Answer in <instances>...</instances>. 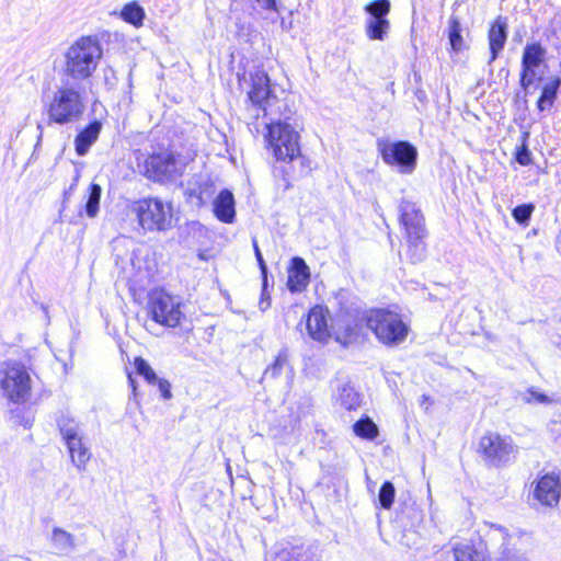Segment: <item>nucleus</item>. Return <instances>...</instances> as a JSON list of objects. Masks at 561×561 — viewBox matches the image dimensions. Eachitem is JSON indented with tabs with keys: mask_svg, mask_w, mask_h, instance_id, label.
I'll use <instances>...</instances> for the list:
<instances>
[{
	"mask_svg": "<svg viewBox=\"0 0 561 561\" xmlns=\"http://www.w3.org/2000/svg\"><path fill=\"white\" fill-rule=\"evenodd\" d=\"M299 134L287 123L268 125L267 140L277 161L293 163L275 168L274 175L284 181V190L291 187L289 179L304 178L311 171L310 160L300 152Z\"/></svg>",
	"mask_w": 561,
	"mask_h": 561,
	"instance_id": "nucleus-1",
	"label": "nucleus"
},
{
	"mask_svg": "<svg viewBox=\"0 0 561 561\" xmlns=\"http://www.w3.org/2000/svg\"><path fill=\"white\" fill-rule=\"evenodd\" d=\"M102 47L98 39L83 36L76 41L64 54L60 81L75 85L89 82L102 58Z\"/></svg>",
	"mask_w": 561,
	"mask_h": 561,
	"instance_id": "nucleus-2",
	"label": "nucleus"
},
{
	"mask_svg": "<svg viewBox=\"0 0 561 561\" xmlns=\"http://www.w3.org/2000/svg\"><path fill=\"white\" fill-rule=\"evenodd\" d=\"M50 95L43 99L48 124L67 125L80 121L85 112V88L60 81Z\"/></svg>",
	"mask_w": 561,
	"mask_h": 561,
	"instance_id": "nucleus-3",
	"label": "nucleus"
},
{
	"mask_svg": "<svg viewBox=\"0 0 561 561\" xmlns=\"http://www.w3.org/2000/svg\"><path fill=\"white\" fill-rule=\"evenodd\" d=\"M400 222L408 237V255L412 263L421 262L425 255L423 239L426 236L425 219L420 207L409 201L402 199L399 206Z\"/></svg>",
	"mask_w": 561,
	"mask_h": 561,
	"instance_id": "nucleus-4",
	"label": "nucleus"
},
{
	"mask_svg": "<svg viewBox=\"0 0 561 561\" xmlns=\"http://www.w3.org/2000/svg\"><path fill=\"white\" fill-rule=\"evenodd\" d=\"M367 327L377 339L389 346L402 343L409 333V327L400 314L386 309H377L367 318Z\"/></svg>",
	"mask_w": 561,
	"mask_h": 561,
	"instance_id": "nucleus-5",
	"label": "nucleus"
},
{
	"mask_svg": "<svg viewBox=\"0 0 561 561\" xmlns=\"http://www.w3.org/2000/svg\"><path fill=\"white\" fill-rule=\"evenodd\" d=\"M131 210L145 231H165L171 228L172 208L159 198L139 199L133 204Z\"/></svg>",
	"mask_w": 561,
	"mask_h": 561,
	"instance_id": "nucleus-6",
	"label": "nucleus"
},
{
	"mask_svg": "<svg viewBox=\"0 0 561 561\" xmlns=\"http://www.w3.org/2000/svg\"><path fill=\"white\" fill-rule=\"evenodd\" d=\"M377 150L383 162L397 169L401 174L414 172L417 163V149L405 140L391 141L387 139L377 140Z\"/></svg>",
	"mask_w": 561,
	"mask_h": 561,
	"instance_id": "nucleus-7",
	"label": "nucleus"
},
{
	"mask_svg": "<svg viewBox=\"0 0 561 561\" xmlns=\"http://www.w3.org/2000/svg\"><path fill=\"white\" fill-rule=\"evenodd\" d=\"M0 386L10 401L23 403L30 397L31 377L23 365L5 363L0 369Z\"/></svg>",
	"mask_w": 561,
	"mask_h": 561,
	"instance_id": "nucleus-8",
	"label": "nucleus"
},
{
	"mask_svg": "<svg viewBox=\"0 0 561 561\" xmlns=\"http://www.w3.org/2000/svg\"><path fill=\"white\" fill-rule=\"evenodd\" d=\"M180 298L173 297L164 290H153L149 295V312L154 322L175 328L181 324L184 313L181 310Z\"/></svg>",
	"mask_w": 561,
	"mask_h": 561,
	"instance_id": "nucleus-9",
	"label": "nucleus"
},
{
	"mask_svg": "<svg viewBox=\"0 0 561 561\" xmlns=\"http://www.w3.org/2000/svg\"><path fill=\"white\" fill-rule=\"evenodd\" d=\"M183 167L172 151L152 153L144 163V174L147 179L162 184L174 182L182 175Z\"/></svg>",
	"mask_w": 561,
	"mask_h": 561,
	"instance_id": "nucleus-10",
	"label": "nucleus"
},
{
	"mask_svg": "<svg viewBox=\"0 0 561 561\" xmlns=\"http://www.w3.org/2000/svg\"><path fill=\"white\" fill-rule=\"evenodd\" d=\"M478 451L489 466L501 467L515 457L517 447L510 436L489 432L481 437Z\"/></svg>",
	"mask_w": 561,
	"mask_h": 561,
	"instance_id": "nucleus-11",
	"label": "nucleus"
},
{
	"mask_svg": "<svg viewBox=\"0 0 561 561\" xmlns=\"http://www.w3.org/2000/svg\"><path fill=\"white\" fill-rule=\"evenodd\" d=\"M250 90L248 98L253 105H257L265 111V104L273 96L271 80L268 75L260 68L249 72Z\"/></svg>",
	"mask_w": 561,
	"mask_h": 561,
	"instance_id": "nucleus-12",
	"label": "nucleus"
},
{
	"mask_svg": "<svg viewBox=\"0 0 561 561\" xmlns=\"http://www.w3.org/2000/svg\"><path fill=\"white\" fill-rule=\"evenodd\" d=\"M535 499L546 506H553L560 500V479L554 473L542 476L534 491Z\"/></svg>",
	"mask_w": 561,
	"mask_h": 561,
	"instance_id": "nucleus-13",
	"label": "nucleus"
},
{
	"mask_svg": "<svg viewBox=\"0 0 561 561\" xmlns=\"http://www.w3.org/2000/svg\"><path fill=\"white\" fill-rule=\"evenodd\" d=\"M306 329L314 341L325 343L331 337L325 311L321 307L312 308L307 314Z\"/></svg>",
	"mask_w": 561,
	"mask_h": 561,
	"instance_id": "nucleus-14",
	"label": "nucleus"
},
{
	"mask_svg": "<svg viewBox=\"0 0 561 561\" xmlns=\"http://www.w3.org/2000/svg\"><path fill=\"white\" fill-rule=\"evenodd\" d=\"M310 282V271L305 260L299 256L291 259L288 268L287 287L291 293L302 291Z\"/></svg>",
	"mask_w": 561,
	"mask_h": 561,
	"instance_id": "nucleus-15",
	"label": "nucleus"
},
{
	"mask_svg": "<svg viewBox=\"0 0 561 561\" xmlns=\"http://www.w3.org/2000/svg\"><path fill=\"white\" fill-rule=\"evenodd\" d=\"M490 59L492 64L500 55L507 41V23L500 16L491 25L488 34Z\"/></svg>",
	"mask_w": 561,
	"mask_h": 561,
	"instance_id": "nucleus-16",
	"label": "nucleus"
},
{
	"mask_svg": "<svg viewBox=\"0 0 561 561\" xmlns=\"http://www.w3.org/2000/svg\"><path fill=\"white\" fill-rule=\"evenodd\" d=\"M101 130L102 123L94 119L78 133L75 138V148L78 156L82 157L88 153L91 146L98 140Z\"/></svg>",
	"mask_w": 561,
	"mask_h": 561,
	"instance_id": "nucleus-17",
	"label": "nucleus"
},
{
	"mask_svg": "<svg viewBox=\"0 0 561 561\" xmlns=\"http://www.w3.org/2000/svg\"><path fill=\"white\" fill-rule=\"evenodd\" d=\"M234 197L229 190H222L214 201V214L220 221L232 224L236 218Z\"/></svg>",
	"mask_w": 561,
	"mask_h": 561,
	"instance_id": "nucleus-18",
	"label": "nucleus"
},
{
	"mask_svg": "<svg viewBox=\"0 0 561 561\" xmlns=\"http://www.w3.org/2000/svg\"><path fill=\"white\" fill-rule=\"evenodd\" d=\"M561 87V78L556 76L548 79L542 85L541 93L537 100V108L540 112L549 111L553 107Z\"/></svg>",
	"mask_w": 561,
	"mask_h": 561,
	"instance_id": "nucleus-19",
	"label": "nucleus"
},
{
	"mask_svg": "<svg viewBox=\"0 0 561 561\" xmlns=\"http://www.w3.org/2000/svg\"><path fill=\"white\" fill-rule=\"evenodd\" d=\"M71 457L72 463L79 470H84L87 462L90 460L92 454L83 443V436H80L66 444Z\"/></svg>",
	"mask_w": 561,
	"mask_h": 561,
	"instance_id": "nucleus-20",
	"label": "nucleus"
},
{
	"mask_svg": "<svg viewBox=\"0 0 561 561\" xmlns=\"http://www.w3.org/2000/svg\"><path fill=\"white\" fill-rule=\"evenodd\" d=\"M546 50L539 43L527 44L523 51L522 68H538L545 60Z\"/></svg>",
	"mask_w": 561,
	"mask_h": 561,
	"instance_id": "nucleus-21",
	"label": "nucleus"
},
{
	"mask_svg": "<svg viewBox=\"0 0 561 561\" xmlns=\"http://www.w3.org/2000/svg\"><path fill=\"white\" fill-rule=\"evenodd\" d=\"M51 545L58 554H68L75 547L73 537L71 534L64 529L54 528L51 535Z\"/></svg>",
	"mask_w": 561,
	"mask_h": 561,
	"instance_id": "nucleus-22",
	"label": "nucleus"
},
{
	"mask_svg": "<svg viewBox=\"0 0 561 561\" xmlns=\"http://www.w3.org/2000/svg\"><path fill=\"white\" fill-rule=\"evenodd\" d=\"M461 33L462 28L459 19L451 15L448 21V39L450 47L455 53H460L466 48V43Z\"/></svg>",
	"mask_w": 561,
	"mask_h": 561,
	"instance_id": "nucleus-23",
	"label": "nucleus"
},
{
	"mask_svg": "<svg viewBox=\"0 0 561 561\" xmlns=\"http://www.w3.org/2000/svg\"><path fill=\"white\" fill-rule=\"evenodd\" d=\"M58 428L66 444L82 436L79 423L69 415H61L59 417Z\"/></svg>",
	"mask_w": 561,
	"mask_h": 561,
	"instance_id": "nucleus-24",
	"label": "nucleus"
},
{
	"mask_svg": "<svg viewBox=\"0 0 561 561\" xmlns=\"http://www.w3.org/2000/svg\"><path fill=\"white\" fill-rule=\"evenodd\" d=\"M390 22L388 19L368 18L366 21V34L370 39L382 41L388 34Z\"/></svg>",
	"mask_w": 561,
	"mask_h": 561,
	"instance_id": "nucleus-25",
	"label": "nucleus"
},
{
	"mask_svg": "<svg viewBox=\"0 0 561 561\" xmlns=\"http://www.w3.org/2000/svg\"><path fill=\"white\" fill-rule=\"evenodd\" d=\"M102 187L96 183H91L88 187L84 211L88 217L94 218L99 214Z\"/></svg>",
	"mask_w": 561,
	"mask_h": 561,
	"instance_id": "nucleus-26",
	"label": "nucleus"
},
{
	"mask_svg": "<svg viewBox=\"0 0 561 561\" xmlns=\"http://www.w3.org/2000/svg\"><path fill=\"white\" fill-rule=\"evenodd\" d=\"M121 16L125 22L139 27L142 25L145 11L136 1H133L123 8Z\"/></svg>",
	"mask_w": 561,
	"mask_h": 561,
	"instance_id": "nucleus-27",
	"label": "nucleus"
},
{
	"mask_svg": "<svg viewBox=\"0 0 561 561\" xmlns=\"http://www.w3.org/2000/svg\"><path fill=\"white\" fill-rule=\"evenodd\" d=\"M455 561H484V556L470 543H460L454 548Z\"/></svg>",
	"mask_w": 561,
	"mask_h": 561,
	"instance_id": "nucleus-28",
	"label": "nucleus"
},
{
	"mask_svg": "<svg viewBox=\"0 0 561 561\" xmlns=\"http://www.w3.org/2000/svg\"><path fill=\"white\" fill-rule=\"evenodd\" d=\"M354 433L365 439H374L378 435L376 424L368 417H362L353 425Z\"/></svg>",
	"mask_w": 561,
	"mask_h": 561,
	"instance_id": "nucleus-29",
	"label": "nucleus"
},
{
	"mask_svg": "<svg viewBox=\"0 0 561 561\" xmlns=\"http://www.w3.org/2000/svg\"><path fill=\"white\" fill-rule=\"evenodd\" d=\"M339 401L346 410L356 409L359 405V396L355 389L345 385L339 390Z\"/></svg>",
	"mask_w": 561,
	"mask_h": 561,
	"instance_id": "nucleus-30",
	"label": "nucleus"
},
{
	"mask_svg": "<svg viewBox=\"0 0 561 561\" xmlns=\"http://www.w3.org/2000/svg\"><path fill=\"white\" fill-rule=\"evenodd\" d=\"M390 8L389 0H375L365 5V11L369 14V18L382 20L387 19Z\"/></svg>",
	"mask_w": 561,
	"mask_h": 561,
	"instance_id": "nucleus-31",
	"label": "nucleus"
},
{
	"mask_svg": "<svg viewBox=\"0 0 561 561\" xmlns=\"http://www.w3.org/2000/svg\"><path fill=\"white\" fill-rule=\"evenodd\" d=\"M396 496V489L392 482L385 481L378 493V502L381 508L390 510Z\"/></svg>",
	"mask_w": 561,
	"mask_h": 561,
	"instance_id": "nucleus-32",
	"label": "nucleus"
},
{
	"mask_svg": "<svg viewBox=\"0 0 561 561\" xmlns=\"http://www.w3.org/2000/svg\"><path fill=\"white\" fill-rule=\"evenodd\" d=\"M288 366V356L286 351H280L275 358L273 365L268 366L263 375V378H276L280 375L282 370Z\"/></svg>",
	"mask_w": 561,
	"mask_h": 561,
	"instance_id": "nucleus-33",
	"label": "nucleus"
},
{
	"mask_svg": "<svg viewBox=\"0 0 561 561\" xmlns=\"http://www.w3.org/2000/svg\"><path fill=\"white\" fill-rule=\"evenodd\" d=\"M534 210H535L534 204H531V203L522 204V205L516 206L512 210V216L517 224L526 227L529 224V220L531 218Z\"/></svg>",
	"mask_w": 561,
	"mask_h": 561,
	"instance_id": "nucleus-34",
	"label": "nucleus"
},
{
	"mask_svg": "<svg viewBox=\"0 0 561 561\" xmlns=\"http://www.w3.org/2000/svg\"><path fill=\"white\" fill-rule=\"evenodd\" d=\"M293 556L294 547L288 548L287 545L278 543L267 554L266 561H293Z\"/></svg>",
	"mask_w": 561,
	"mask_h": 561,
	"instance_id": "nucleus-35",
	"label": "nucleus"
},
{
	"mask_svg": "<svg viewBox=\"0 0 561 561\" xmlns=\"http://www.w3.org/2000/svg\"><path fill=\"white\" fill-rule=\"evenodd\" d=\"M134 364L138 375L142 376L148 383L156 385L158 376L146 359L137 357Z\"/></svg>",
	"mask_w": 561,
	"mask_h": 561,
	"instance_id": "nucleus-36",
	"label": "nucleus"
},
{
	"mask_svg": "<svg viewBox=\"0 0 561 561\" xmlns=\"http://www.w3.org/2000/svg\"><path fill=\"white\" fill-rule=\"evenodd\" d=\"M520 399L525 403L537 402L540 404H550L552 402V399H550L547 394L537 391L534 387H530L525 392L520 393Z\"/></svg>",
	"mask_w": 561,
	"mask_h": 561,
	"instance_id": "nucleus-37",
	"label": "nucleus"
},
{
	"mask_svg": "<svg viewBox=\"0 0 561 561\" xmlns=\"http://www.w3.org/2000/svg\"><path fill=\"white\" fill-rule=\"evenodd\" d=\"M535 80H536V69L522 68L519 83L526 92L528 91L530 85L535 82Z\"/></svg>",
	"mask_w": 561,
	"mask_h": 561,
	"instance_id": "nucleus-38",
	"label": "nucleus"
},
{
	"mask_svg": "<svg viewBox=\"0 0 561 561\" xmlns=\"http://www.w3.org/2000/svg\"><path fill=\"white\" fill-rule=\"evenodd\" d=\"M293 561H314V554L309 547H294Z\"/></svg>",
	"mask_w": 561,
	"mask_h": 561,
	"instance_id": "nucleus-39",
	"label": "nucleus"
},
{
	"mask_svg": "<svg viewBox=\"0 0 561 561\" xmlns=\"http://www.w3.org/2000/svg\"><path fill=\"white\" fill-rule=\"evenodd\" d=\"M252 244H253V250H254L255 259L257 261L259 267H260L262 276H263V280H264L263 286H265L266 274H267V266H266V263H265V261L263 259L262 252H261V250L259 248L257 241L255 239H253Z\"/></svg>",
	"mask_w": 561,
	"mask_h": 561,
	"instance_id": "nucleus-40",
	"label": "nucleus"
},
{
	"mask_svg": "<svg viewBox=\"0 0 561 561\" xmlns=\"http://www.w3.org/2000/svg\"><path fill=\"white\" fill-rule=\"evenodd\" d=\"M205 191L201 188H187L186 194L192 203H194L196 206L201 207L206 203V199L204 197Z\"/></svg>",
	"mask_w": 561,
	"mask_h": 561,
	"instance_id": "nucleus-41",
	"label": "nucleus"
},
{
	"mask_svg": "<svg viewBox=\"0 0 561 561\" xmlns=\"http://www.w3.org/2000/svg\"><path fill=\"white\" fill-rule=\"evenodd\" d=\"M515 159L520 165H528L531 162L530 151L526 146H522L515 153Z\"/></svg>",
	"mask_w": 561,
	"mask_h": 561,
	"instance_id": "nucleus-42",
	"label": "nucleus"
},
{
	"mask_svg": "<svg viewBox=\"0 0 561 561\" xmlns=\"http://www.w3.org/2000/svg\"><path fill=\"white\" fill-rule=\"evenodd\" d=\"M156 383L158 385L161 397L164 400H169L172 398L171 383L167 379L158 378V380H156Z\"/></svg>",
	"mask_w": 561,
	"mask_h": 561,
	"instance_id": "nucleus-43",
	"label": "nucleus"
},
{
	"mask_svg": "<svg viewBox=\"0 0 561 561\" xmlns=\"http://www.w3.org/2000/svg\"><path fill=\"white\" fill-rule=\"evenodd\" d=\"M256 2L265 10L276 11V0H256Z\"/></svg>",
	"mask_w": 561,
	"mask_h": 561,
	"instance_id": "nucleus-44",
	"label": "nucleus"
},
{
	"mask_svg": "<svg viewBox=\"0 0 561 561\" xmlns=\"http://www.w3.org/2000/svg\"><path fill=\"white\" fill-rule=\"evenodd\" d=\"M496 561H527V559L520 554L507 553L499 558Z\"/></svg>",
	"mask_w": 561,
	"mask_h": 561,
	"instance_id": "nucleus-45",
	"label": "nucleus"
},
{
	"mask_svg": "<svg viewBox=\"0 0 561 561\" xmlns=\"http://www.w3.org/2000/svg\"><path fill=\"white\" fill-rule=\"evenodd\" d=\"M111 78H114V70L111 67H108L104 69V79L107 84L114 85L115 82L111 81Z\"/></svg>",
	"mask_w": 561,
	"mask_h": 561,
	"instance_id": "nucleus-46",
	"label": "nucleus"
},
{
	"mask_svg": "<svg viewBox=\"0 0 561 561\" xmlns=\"http://www.w3.org/2000/svg\"><path fill=\"white\" fill-rule=\"evenodd\" d=\"M271 306L270 297H265L264 293L262 294L261 300L259 302V307L262 311H265Z\"/></svg>",
	"mask_w": 561,
	"mask_h": 561,
	"instance_id": "nucleus-47",
	"label": "nucleus"
},
{
	"mask_svg": "<svg viewBox=\"0 0 561 561\" xmlns=\"http://www.w3.org/2000/svg\"><path fill=\"white\" fill-rule=\"evenodd\" d=\"M128 381L131 387L133 397H134V399H136L137 398V385H136V380L133 378L131 374H128Z\"/></svg>",
	"mask_w": 561,
	"mask_h": 561,
	"instance_id": "nucleus-48",
	"label": "nucleus"
},
{
	"mask_svg": "<svg viewBox=\"0 0 561 561\" xmlns=\"http://www.w3.org/2000/svg\"><path fill=\"white\" fill-rule=\"evenodd\" d=\"M37 129H39V136H38V140L42 139V134H43V129H42V125H37Z\"/></svg>",
	"mask_w": 561,
	"mask_h": 561,
	"instance_id": "nucleus-49",
	"label": "nucleus"
},
{
	"mask_svg": "<svg viewBox=\"0 0 561 561\" xmlns=\"http://www.w3.org/2000/svg\"><path fill=\"white\" fill-rule=\"evenodd\" d=\"M317 434L318 435H321V437H324L325 436V433L323 431H317Z\"/></svg>",
	"mask_w": 561,
	"mask_h": 561,
	"instance_id": "nucleus-50",
	"label": "nucleus"
}]
</instances>
